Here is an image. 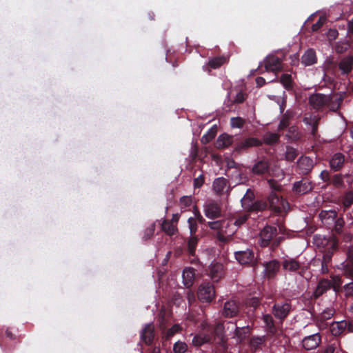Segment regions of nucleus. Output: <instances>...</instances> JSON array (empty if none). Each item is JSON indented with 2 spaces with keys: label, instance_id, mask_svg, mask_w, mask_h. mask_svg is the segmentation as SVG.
Masks as SVG:
<instances>
[{
  "label": "nucleus",
  "instance_id": "1",
  "mask_svg": "<svg viewBox=\"0 0 353 353\" xmlns=\"http://www.w3.org/2000/svg\"><path fill=\"white\" fill-rule=\"evenodd\" d=\"M241 206L248 213L262 212L268 209V203L265 200H255V195L251 189H248L241 199Z\"/></svg>",
  "mask_w": 353,
  "mask_h": 353
},
{
  "label": "nucleus",
  "instance_id": "2",
  "mask_svg": "<svg viewBox=\"0 0 353 353\" xmlns=\"http://www.w3.org/2000/svg\"><path fill=\"white\" fill-rule=\"evenodd\" d=\"M277 228L272 225L265 226L260 232L259 243L262 248L271 246L273 249L279 246L283 237H276Z\"/></svg>",
  "mask_w": 353,
  "mask_h": 353
},
{
  "label": "nucleus",
  "instance_id": "3",
  "mask_svg": "<svg viewBox=\"0 0 353 353\" xmlns=\"http://www.w3.org/2000/svg\"><path fill=\"white\" fill-rule=\"evenodd\" d=\"M349 173L342 174L340 172H334L328 170H323L319 174L320 179L326 183L332 185L336 189H341L345 187L344 179L350 176Z\"/></svg>",
  "mask_w": 353,
  "mask_h": 353
},
{
  "label": "nucleus",
  "instance_id": "4",
  "mask_svg": "<svg viewBox=\"0 0 353 353\" xmlns=\"http://www.w3.org/2000/svg\"><path fill=\"white\" fill-rule=\"evenodd\" d=\"M292 310L290 300H276L272 307V315L282 324Z\"/></svg>",
  "mask_w": 353,
  "mask_h": 353
},
{
  "label": "nucleus",
  "instance_id": "5",
  "mask_svg": "<svg viewBox=\"0 0 353 353\" xmlns=\"http://www.w3.org/2000/svg\"><path fill=\"white\" fill-rule=\"evenodd\" d=\"M206 225L211 230L216 231V237L221 243L227 241L228 239L225 236L227 233V229L229 227L228 220L221 219L214 221H208Z\"/></svg>",
  "mask_w": 353,
  "mask_h": 353
},
{
  "label": "nucleus",
  "instance_id": "6",
  "mask_svg": "<svg viewBox=\"0 0 353 353\" xmlns=\"http://www.w3.org/2000/svg\"><path fill=\"white\" fill-rule=\"evenodd\" d=\"M215 289L210 282H204L200 285L197 292L199 301L202 303H211L215 297Z\"/></svg>",
  "mask_w": 353,
  "mask_h": 353
},
{
  "label": "nucleus",
  "instance_id": "7",
  "mask_svg": "<svg viewBox=\"0 0 353 353\" xmlns=\"http://www.w3.org/2000/svg\"><path fill=\"white\" fill-rule=\"evenodd\" d=\"M348 161V158L341 152H335L327 160L330 171L341 172Z\"/></svg>",
  "mask_w": 353,
  "mask_h": 353
},
{
  "label": "nucleus",
  "instance_id": "8",
  "mask_svg": "<svg viewBox=\"0 0 353 353\" xmlns=\"http://www.w3.org/2000/svg\"><path fill=\"white\" fill-rule=\"evenodd\" d=\"M234 257L241 265H256V258L252 249L247 248L245 250L234 252Z\"/></svg>",
  "mask_w": 353,
  "mask_h": 353
},
{
  "label": "nucleus",
  "instance_id": "9",
  "mask_svg": "<svg viewBox=\"0 0 353 353\" xmlns=\"http://www.w3.org/2000/svg\"><path fill=\"white\" fill-rule=\"evenodd\" d=\"M330 330L332 335L340 336L346 332H353V321H341L332 323Z\"/></svg>",
  "mask_w": 353,
  "mask_h": 353
},
{
  "label": "nucleus",
  "instance_id": "10",
  "mask_svg": "<svg viewBox=\"0 0 353 353\" xmlns=\"http://www.w3.org/2000/svg\"><path fill=\"white\" fill-rule=\"evenodd\" d=\"M204 214L206 217L210 219H216L221 217V207L214 200L206 202L204 205Z\"/></svg>",
  "mask_w": 353,
  "mask_h": 353
},
{
  "label": "nucleus",
  "instance_id": "11",
  "mask_svg": "<svg viewBox=\"0 0 353 353\" xmlns=\"http://www.w3.org/2000/svg\"><path fill=\"white\" fill-rule=\"evenodd\" d=\"M264 65L266 71L272 72L275 74L283 70L282 60L275 55H269L264 60Z\"/></svg>",
  "mask_w": 353,
  "mask_h": 353
},
{
  "label": "nucleus",
  "instance_id": "12",
  "mask_svg": "<svg viewBox=\"0 0 353 353\" xmlns=\"http://www.w3.org/2000/svg\"><path fill=\"white\" fill-rule=\"evenodd\" d=\"M268 203V208H270L276 214H280L284 208L285 201L281 199L279 195L274 192H272L268 198V201H265Z\"/></svg>",
  "mask_w": 353,
  "mask_h": 353
},
{
  "label": "nucleus",
  "instance_id": "13",
  "mask_svg": "<svg viewBox=\"0 0 353 353\" xmlns=\"http://www.w3.org/2000/svg\"><path fill=\"white\" fill-rule=\"evenodd\" d=\"M344 98V93H334L330 95H327L326 106L330 111L336 112L341 108Z\"/></svg>",
  "mask_w": 353,
  "mask_h": 353
},
{
  "label": "nucleus",
  "instance_id": "14",
  "mask_svg": "<svg viewBox=\"0 0 353 353\" xmlns=\"http://www.w3.org/2000/svg\"><path fill=\"white\" fill-rule=\"evenodd\" d=\"M283 270L290 272L291 273H298L301 275L303 274L302 267L301 263L294 258H284L281 263Z\"/></svg>",
  "mask_w": 353,
  "mask_h": 353
},
{
  "label": "nucleus",
  "instance_id": "15",
  "mask_svg": "<svg viewBox=\"0 0 353 353\" xmlns=\"http://www.w3.org/2000/svg\"><path fill=\"white\" fill-rule=\"evenodd\" d=\"M321 343L320 333H315L304 337L302 340V347L306 350L316 349Z\"/></svg>",
  "mask_w": 353,
  "mask_h": 353
},
{
  "label": "nucleus",
  "instance_id": "16",
  "mask_svg": "<svg viewBox=\"0 0 353 353\" xmlns=\"http://www.w3.org/2000/svg\"><path fill=\"white\" fill-rule=\"evenodd\" d=\"M332 281L327 279H321L313 293L312 298L314 299H318L320 296L332 289Z\"/></svg>",
  "mask_w": 353,
  "mask_h": 353
},
{
  "label": "nucleus",
  "instance_id": "17",
  "mask_svg": "<svg viewBox=\"0 0 353 353\" xmlns=\"http://www.w3.org/2000/svg\"><path fill=\"white\" fill-rule=\"evenodd\" d=\"M314 165L312 159L309 157L302 156L297 162V167L300 172L303 175H307L311 172Z\"/></svg>",
  "mask_w": 353,
  "mask_h": 353
},
{
  "label": "nucleus",
  "instance_id": "18",
  "mask_svg": "<svg viewBox=\"0 0 353 353\" xmlns=\"http://www.w3.org/2000/svg\"><path fill=\"white\" fill-rule=\"evenodd\" d=\"M239 312V304L234 300L226 301L223 310V315L227 318H232Z\"/></svg>",
  "mask_w": 353,
  "mask_h": 353
},
{
  "label": "nucleus",
  "instance_id": "19",
  "mask_svg": "<svg viewBox=\"0 0 353 353\" xmlns=\"http://www.w3.org/2000/svg\"><path fill=\"white\" fill-rule=\"evenodd\" d=\"M252 332V327L250 325L238 327L235 325L234 332V338L236 339V341L239 344H243L248 339Z\"/></svg>",
  "mask_w": 353,
  "mask_h": 353
},
{
  "label": "nucleus",
  "instance_id": "20",
  "mask_svg": "<svg viewBox=\"0 0 353 353\" xmlns=\"http://www.w3.org/2000/svg\"><path fill=\"white\" fill-rule=\"evenodd\" d=\"M213 190L217 195H222L229 190V181L224 177H218L214 179L212 184Z\"/></svg>",
  "mask_w": 353,
  "mask_h": 353
},
{
  "label": "nucleus",
  "instance_id": "21",
  "mask_svg": "<svg viewBox=\"0 0 353 353\" xmlns=\"http://www.w3.org/2000/svg\"><path fill=\"white\" fill-rule=\"evenodd\" d=\"M154 338V327L152 323L145 325L141 333V339L148 345H150Z\"/></svg>",
  "mask_w": 353,
  "mask_h": 353
},
{
  "label": "nucleus",
  "instance_id": "22",
  "mask_svg": "<svg viewBox=\"0 0 353 353\" xmlns=\"http://www.w3.org/2000/svg\"><path fill=\"white\" fill-rule=\"evenodd\" d=\"M262 145V141L257 138L249 137L243 141L236 144L235 150L237 152H241L246 150L251 147L260 146Z\"/></svg>",
  "mask_w": 353,
  "mask_h": 353
},
{
  "label": "nucleus",
  "instance_id": "23",
  "mask_svg": "<svg viewBox=\"0 0 353 353\" xmlns=\"http://www.w3.org/2000/svg\"><path fill=\"white\" fill-rule=\"evenodd\" d=\"M262 320L265 323V330L270 336H274L278 332V329L275 325V321L272 316V314H263Z\"/></svg>",
  "mask_w": 353,
  "mask_h": 353
},
{
  "label": "nucleus",
  "instance_id": "24",
  "mask_svg": "<svg viewBox=\"0 0 353 353\" xmlns=\"http://www.w3.org/2000/svg\"><path fill=\"white\" fill-rule=\"evenodd\" d=\"M326 99L327 95L316 93L310 97L309 103L314 109L319 110L326 106Z\"/></svg>",
  "mask_w": 353,
  "mask_h": 353
},
{
  "label": "nucleus",
  "instance_id": "25",
  "mask_svg": "<svg viewBox=\"0 0 353 353\" xmlns=\"http://www.w3.org/2000/svg\"><path fill=\"white\" fill-rule=\"evenodd\" d=\"M281 263L279 261L274 259L264 264L265 275L268 279L274 278L279 272Z\"/></svg>",
  "mask_w": 353,
  "mask_h": 353
},
{
  "label": "nucleus",
  "instance_id": "26",
  "mask_svg": "<svg viewBox=\"0 0 353 353\" xmlns=\"http://www.w3.org/2000/svg\"><path fill=\"white\" fill-rule=\"evenodd\" d=\"M267 336H252L249 339V346L252 352L254 353L257 350H261L263 345L265 343Z\"/></svg>",
  "mask_w": 353,
  "mask_h": 353
},
{
  "label": "nucleus",
  "instance_id": "27",
  "mask_svg": "<svg viewBox=\"0 0 353 353\" xmlns=\"http://www.w3.org/2000/svg\"><path fill=\"white\" fill-rule=\"evenodd\" d=\"M270 163L267 159L258 161L252 168V172L256 175H261L269 172Z\"/></svg>",
  "mask_w": 353,
  "mask_h": 353
},
{
  "label": "nucleus",
  "instance_id": "28",
  "mask_svg": "<svg viewBox=\"0 0 353 353\" xmlns=\"http://www.w3.org/2000/svg\"><path fill=\"white\" fill-rule=\"evenodd\" d=\"M250 214L245 212V213L240 212L233 214L228 220L229 225L230 223L233 224L237 228L241 227L248 221Z\"/></svg>",
  "mask_w": 353,
  "mask_h": 353
},
{
  "label": "nucleus",
  "instance_id": "29",
  "mask_svg": "<svg viewBox=\"0 0 353 353\" xmlns=\"http://www.w3.org/2000/svg\"><path fill=\"white\" fill-rule=\"evenodd\" d=\"M312 185L310 182L303 181H296L293 185V190L297 194H304L312 190Z\"/></svg>",
  "mask_w": 353,
  "mask_h": 353
},
{
  "label": "nucleus",
  "instance_id": "30",
  "mask_svg": "<svg viewBox=\"0 0 353 353\" xmlns=\"http://www.w3.org/2000/svg\"><path fill=\"white\" fill-rule=\"evenodd\" d=\"M210 274L214 281H218L224 274L223 265L218 263L212 265Z\"/></svg>",
  "mask_w": 353,
  "mask_h": 353
},
{
  "label": "nucleus",
  "instance_id": "31",
  "mask_svg": "<svg viewBox=\"0 0 353 353\" xmlns=\"http://www.w3.org/2000/svg\"><path fill=\"white\" fill-rule=\"evenodd\" d=\"M207 331L209 332L212 339L213 337H217L223 341V335L224 332V325L222 323H217L214 325L208 326Z\"/></svg>",
  "mask_w": 353,
  "mask_h": 353
},
{
  "label": "nucleus",
  "instance_id": "32",
  "mask_svg": "<svg viewBox=\"0 0 353 353\" xmlns=\"http://www.w3.org/2000/svg\"><path fill=\"white\" fill-rule=\"evenodd\" d=\"M194 270L192 268H186L184 269L182 274L183 281L186 288H190L194 281Z\"/></svg>",
  "mask_w": 353,
  "mask_h": 353
},
{
  "label": "nucleus",
  "instance_id": "33",
  "mask_svg": "<svg viewBox=\"0 0 353 353\" xmlns=\"http://www.w3.org/2000/svg\"><path fill=\"white\" fill-rule=\"evenodd\" d=\"M317 59L315 51L308 49L301 57V63L305 66L312 65L316 63Z\"/></svg>",
  "mask_w": 353,
  "mask_h": 353
},
{
  "label": "nucleus",
  "instance_id": "34",
  "mask_svg": "<svg viewBox=\"0 0 353 353\" xmlns=\"http://www.w3.org/2000/svg\"><path fill=\"white\" fill-rule=\"evenodd\" d=\"M233 137L227 134H221L216 141L215 146L218 149L225 148L232 143Z\"/></svg>",
  "mask_w": 353,
  "mask_h": 353
},
{
  "label": "nucleus",
  "instance_id": "35",
  "mask_svg": "<svg viewBox=\"0 0 353 353\" xmlns=\"http://www.w3.org/2000/svg\"><path fill=\"white\" fill-rule=\"evenodd\" d=\"M352 65L353 59L351 57H345L340 61L339 68L342 74H347L352 71Z\"/></svg>",
  "mask_w": 353,
  "mask_h": 353
},
{
  "label": "nucleus",
  "instance_id": "36",
  "mask_svg": "<svg viewBox=\"0 0 353 353\" xmlns=\"http://www.w3.org/2000/svg\"><path fill=\"white\" fill-rule=\"evenodd\" d=\"M198 236H190L187 239V250L190 256H194L196 248L199 242Z\"/></svg>",
  "mask_w": 353,
  "mask_h": 353
},
{
  "label": "nucleus",
  "instance_id": "37",
  "mask_svg": "<svg viewBox=\"0 0 353 353\" xmlns=\"http://www.w3.org/2000/svg\"><path fill=\"white\" fill-rule=\"evenodd\" d=\"M161 230L169 236H172L175 234L176 228L173 225L172 222L168 220H164L161 224Z\"/></svg>",
  "mask_w": 353,
  "mask_h": 353
},
{
  "label": "nucleus",
  "instance_id": "38",
  "mask_svg": "<svg viewBox=\"0 0 353 353\" xmlns=\"http://www.w3.org/2000/svg\"><path fill=\"white\" fill-rule=\"evenodd\" d=\"M279 81L286 90H289L292 89L293 81L291 74L286 73L283 74L280 77Z\"/></svg>",
  "mask_w": 353,
  "mask_h": 353
},
{
  "label": "nucleus",
  "instance_id": "39",
  "mask_svg": "<svg viewBox=\"0 0 353 353\" xmlns=\"http://www.w3.org/2000/svg\"><path fill=\"white\" fill-rule=\"evenodd\" d=\"M333 221H334V226L332 231L336 234H341L343 233V228L345 225V221L343 218L336 216V218Z\"/></svg>",
  "mask_w": 353,
  "mask_h": 353
},
{
  "label": "nucleus",
  "instance_id": "40",
  "mask_svg": "<svg viewBox=\"0 0 353 353\" xmlns=\"http://www.w3.org/2000/svg\"><path fill=\"white\" fill-rule=\"evenodd\" d=\"M280 135L277 133L269 132L264 135L263 141L268 145H273L279 142Z\"/></svg>",
  "mask_w": 353,
  "mask_h": 353
},
{
  "label": "nucleus",
  "instance_id": "41",
  "mask_svg": "<svg viewBox=\"0 0 353 353\" xmlns=\"http://www.w3.org/2000/svg\"><path fill=\"white\" fill-rule=\"evenodd\" d=\"M341 265L343 275L353 281V264L343 262Z\"/></svg>",
  "mask_w": 353,
  "mask_h": 353
},
{
  "label": "nucleus",
  "instance_id": "42",
  "mask_svg": "<svg viewBox=\"0 0 353 353\" xmlns=\"http://www.w3.org/2000/svg\"><path fill=\"white\" fill-rule=\"evenodd\" d=\"M211 336L209 335L201 336L195 335L192 339V343L195 346H201V345L210 342Z\"/></svg>",
  "mask_w": 353,
  "mask_h": 353
},
{
  "label": "nucleus",
  "instance_id": "43",
  "mask_svg": "<svg viewBox=\"0 0 353 353\" xmlns=\"http://www.w3.org/2000/svg\"><path fill=\"white\" fill-rule=\"evenodd\" d=\"M217 132L216 127L214 125L212 127L206 134H205L201 139V141L203 143H208L210 142L216 136Z\"/></svg>",
  "mask_w": 353,
  "mask_h": 353
},
{
  "label": "nucleus",
  "instance_id": "44",
  "mask_svg": "<svg viewBox=\"0 0 353 353\" xmlns=\"http://www.w3.org/2000/svg\"><path fill=\"white\" fill-rule=\"evenodd\" d=\"M286 136L288 137L289 139L294 141L299 139L301 137L298 128L295 125L290 126L288 128V134Z\"/></svg>",
  "mask_w": 353,
  "mask_h": 353
},
{
  "label": "nucleus",
  "instance_id": "45",
  "mask_svg": "<svg viewBox=\"0 0 353 353\" xmlns=\"http://www.w3.org/2000/svg\"><path fill=\"white\" fill-rule=\"evenodd\" d=\"M332 289L334 290V291L338 294L339 292H342V283H343V281H342V279L340 276H335L332 278Z\"/></svg>",
  "mask_w": 353,
  "mask_h": 353
},
{
  "label": "nucleus",
  "instance_id": "46",
  "mask_svg": "<svg viewBox=\"0 0 353 353\" xmlns=\"http://www.w3.org/2000/svg\"><path fill=\"white\" fill-rule=\"evenodd\" d=\"M298 151L296 149L288 146L285 152V159L288 161H293L298 156Z\"/></svg>",
  "mask_w": 353,
  "mask_h": 353
},
{
  "label": "nucleus",
  "instance_id": "47",
  "mask_svg": "<svg viewBox=\"0 0 353 353\" xmlns=\"http://www.w3.org/2000/svg\"><path fill=\"white\" fill-rule=\"evenodd\" d=\"M224 63V59L222 57H217L210 59L208 63V67L212 69H216L221 67Z\"/></svg>",
  "mask_w": 353,
  "mask_h": 353
},
{
  "label": "nucleus",
  "instance_id": "48",
  "mask_svg": "<svg viewBox=\"0 0 353 353\" xmlns=\"http://www.w3.org/2000/svg\"><path fill=\"white\" fill-rule=\"evenodd\" d=\"M343 204L345 208H350L353 204V190L347 191L343 198Z\"/></svg>",
  "mask_w": 353,
  "mask_h": 353
},
{
  "label": "nucleus",
  "instance_id": "49",
  "mask_svg": "<svg viewBox=\"0 0 353 353\" xmlns=\"http://www.w3.org/2000/svg\"><path fill=\"white\" fill-rule=\"evenodd\" d=\"M332 254L326 253L323 255V261L321 263V272L323 274L328 272V263L331 261Z\"/></svg>",
  "mask_w": 353,
  "mask_h": 353
},
{
  "label": "nucleus",
  "instance_id": "50",
  "mask_svg": "<svg viewBox=\"0 0 353 353\" xmlns=\"http://www.w3.org/2000/svg\"><path fill=\"white\" fill-rule=\"evenodd\" d=\"M188 223L190 236H196V233L198 230V225L197 222L196 221V219L190 217L188 220Z\"/></svg>",
  "mask_w": 353,
  "mask_h": 353
},
{
  "label": "nucleus",
  "instance_id": "51",
  "mask_svg": "<svg viewBox=\"0 0 353 353\" xmlns=\"http://www.w3.org/2000/svg\"><path fill=\"white\" fill-rule=\"evenodd\" d=\"M320 218L323 221L326 219H331L334 221L336 216H338L337 212L336 211H322L320 214Z\"/></svg>",
  "mask_w": 353,
  "mask_h": 353
},
{
  "label": "nucleus",
  "instance_id": "52",
  "mask_svg": "<svg viewBox=\"0 0 353 353\" xmlns=\"http://www.w3.org/2000/svg\"><path fill=\"white\" fill-rule=\"evenodd\" d=\"M181 330V327L179 325L175 324L171 328L168 329L164 334L163 338L165 340H169L171 337H172L176 333L179 332Z\"/></svg>",
  "mask_w": 353,
  "mask_h": 353
},
{
  "label": "nucleus",
  "instance_id": "53",
  "mask_svg": "<svg viewBox=\"0 0 353 353\" xmlns=\"http://www.w3.org/2000/svg\"><path fill=\"white\" fill-rule=\"evenodd\" d=\"M187 349V344L181 341L175 343L173 346V351L174 353H184L186 352Z\"/></svg>",
  "mask_w": 353,
  "mask_h": 353
},
{
  "label": "nucleus",
  "instance_id": "54",
  "mask_svg": "<svg viewBox=\"0 0 353 353\" xmlns=\"http://www.w3.org/2000/svg\"><path fill=\"white\" fill-rule=\"evenodd\" d=\"M179 203L181 209L190 207L192 204V197L190 196H183L181 197Z\"/></svg>",
  "mask_w": 353,
  "mask_h": 353
},
{
  "label": "nucleus",
  "instance_id": "55",
  "mask_svg": "<svg viewBox=\"0 0 353 353\" xmlns=\"http://www.w3.org/2000/svg\"><path fill=\"white\" fill-rule=\"evenodd\" d=\"M342 292L344 293L346 297L353 296V281L343 286Z\"/></svg>",
  "mask_w": 353,
  "mask_h": 353
},
{
  "label": "nucleus",
  "instance_id": "56",
  "mask_svg": "<svg viewBox=\"0 0 353 353\" xmlns=\"http://www.w3.org/2000/svg\"><path fill=\"white\" fill-rule=\"evenodd\" d=\"M245 120L241 117H233L231 119L230 124L232 128H241L243 127Z\"/></svg>",
  "mask_w": 353,
  "mask_h": 353
},
{
  "label": "nucleus",
  "instance_id": "57",
  "mask_svg": "<svg viewBox=\"0 0 353 353\" xmlns=\"http://www.w3.org/2000/svg\"><path fill=\"white\" fill-rule=\"evenodd\" d=\"M290 117L287 114H284L280 121L278 130L279 131L283 130L289 127Z\"/></svg>",
  "mask_w": 353,
  "mask_h": 353
},
{
  "label": "nucleus",
  "instance_id": "58",
  "mask_svg": "<svg viewBox=\"0 0 353 353\" xmlns=\"http://www.w3.org/2000/svg\"><path fill=\"white\" fill-rule=\"evenodd\" d=\"M324 22L325 19L322 17H320L318 21L312 26V31H318L323 26Z\"/></svg>",
  "mask_w": 353,
  "mask_h": 353
},
{
  "label": "nucleus",
  "instance_id": "59",
  "mask_svg": "<svg viewBox=\"0 0 353 353\" xmlns=\"http://www.w3.org/2000/svg\"><path fill=\"white\" fill-rule=\"evenodd\" d=\"M194 219H196V221L203 224L205 222V219L201 215V212H199V209L196 208V206H194Z\"/></svg>",
  "mask_w": 353,
  "mask_h": 353
},
{
  "label": "nucleus",
  "instance_id": "60",
  "mask_svg": "<svg viewBox=\"0 0 353 353\" xmlns=\"http://www.w3.org/2000/svg\"><path fill=\"white\" fill-rule=\"evenodd\" d=\"M154 232V225H152L150 227L146 228L144 232L143 239L148 240L150 239Z\"/></svg>",
  "mask_w": 353,
  "mask_h": 353
},
{
  "label": "nucleus",
  "instance_id": "61",
  "mask_svg": "<svg viewBox=\"0 0 353 353\" xmlns=\"http://www.w3.org/2000/svg\"><path fill=\"white\" fill-rule=\"evenodd\" d=\"M346 255H347V259H346L345 262L350 263L353 264V245H350V246L347 247Z\"/></svg>",
  "mask_w": 353,
  "mask_h": 353
},
{
  "label": "nucleus",
  "instance_id": "62",
  "mask_svg": "<svg viewBox=\"0 0 353 353\" xmlns=\"http://www.w3.org/2000/svg\"><path fill=\"white\" fill-rule=\"evenodd\" d=\"M205 178L203 175H200L194 179V187L195 188H200L204 183Z\"/></svg>",
  "mask_w": 353,
  "mask_h": 353
},
{
  "label": "nucleus",
  "instance_id": "63",
  "mask_svg": "<svg viewBox=\"0 0 353 353\" xmlns=\"http://www.w3.org/2000/svg\"><path fill=\"white\" fill-rule=\"evenodd\" d=\"M225 161H226V166L228 169H231V168L239 169V165L237 163H236L233 159L227 158L225 159Z\"/></svg>",
  "mask_w": 353,
  "mask_h": 353
},
{
  "label": "nucleus",
  "instance_id": "64",
  "mask_svg": "<svg viewBox=\"0 0 353 353\" xmlns=\"http://www.w3.org/2000/svg\"><path fill=\"white\" fill-rule=\"evenodd\" d=\"M335 349L336 348L334 345H329L327 347H325V349L323 350L321 353H334Z\"/></svg>",
  "mask_w": 353,
  "mask_h": 353
}]
</instances>
